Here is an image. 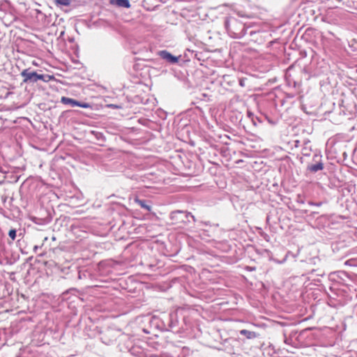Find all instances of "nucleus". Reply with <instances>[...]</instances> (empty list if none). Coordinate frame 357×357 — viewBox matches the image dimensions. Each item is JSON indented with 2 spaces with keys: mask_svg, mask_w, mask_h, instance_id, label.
I'll list each match as a JSON object with an SVG mask.
<instances>
[{
  "mask_svg": "<svg viewBox=\"0 0 357 357\" xmlns=\"http://www.w3.org/2000/svg\"><path fill=\"white\" fill-rule=\"evenodd\" d=\"M135 202L138 204L142 208L146 209L149 211H151V206L150 205L146 204V201L139 199L136 197L135 199Z\"/></svg>",
  "mask_w": 357,
  "mask_h": 357,
  "instance_id": "nucleus-6",
  "label": "nucleus"
},
{
  "mask_svg": "<svg viewBox=\"0 0 357 357\" xmlns=\"http://www.w3.org/2000/svg\"><path fill=\"white\" fill-rule=\"evenodd\" d=\"M56 4L62 5V6H69L70 3V0H56Z\"/></svg>",
  "mask_w": 357,
  "mask_h": 357,
  "instance_id": "nucleus-8",
  "label": "nucleus"
},
{
  "mask_svg": "<svg viewBox=\"0 0 357 357\" xmlns=\"http://www.w3.org/2000/svg\"><path fill=\"white\" fill-rule=\"evenodd\" d=\"M240 333L241 335H243L246 336V337L248 339L255 338L257 336V333L255 332L245 330V329L241 330L240 331Z\"/></svg>",
  "mask_w": 357,
  "mask_h": 357,
  "instance_id": "nucleus-5",
  "label": "nucleus"
},
{
  "mask_svg": "<svg viewBox=\"0 0 357 357\" xmlns=\"http://www.w3.org/2000/svg\"><path fill=\"white\" fill-rule=\"evenodd\" d=\"M21 75L24 77V82H36L38 80L43 79V75H38L36 72H29L28 69H24V70H22L21 73Z\"/></svg>",
  "mask_w": 357,
  "mask_h": 357,
  "instance_id": "nucleus-1",
  "label": "nucleus"
},
{
  "mask_svg": "<svg viewBox=\"0 0 357 357\" xmlns=\"http://www.w3.org/2000/svg\"><path fill=\"white\" fill-rule=\"evenodd\" d=\"M77 107H82V108H89L91 107L89 103H86V102H79V105H78Z\"/></svg>",
  "mask_w": 357,
  "mask_h": 357,
  "instance_id": "nucleus-10",
  "label": "nucleus"
},
{
  "mask_svg": "<svg viewBox=\"0 0 357 357\" xmlns=\"http://www.w3.org/2000/svg\"><path fill=\"white\" fill-rule=\"evenodd\" d=\"M110 3L119 7L129 8L130 3L128 0H110Z\"/></svg>",
  "mask_w": 357,
  "mask_h": 357,
  "instance_id": "nucleus-3",
  "label": "nucleus"
},
{
  "mask_svg": "<svg viewBox=\"0 0 357 357\" xmlns=\"http://www.w3.org/2000/svg\"><path fill=\"white\" fill-rule=\"evenodd\" d=\"M159 55L161 58L166 60L170 63H176L178 61V58L173 56L172 54H170L169 52L166 50H162L159 52Z\"/></svg>",
  "mask_w": 357,
  "mask_h": 357,
  "instance_id": "nucleus-2",
  "label": "nucleus"
},
{
  "mask_svg": "<svg viewBox=\"0 0 357 357\" xmlns=\"http://www.w3.org/2000/svg\"><path fill=\"white\" fill-rule=\"evenodd\" d=\"M8 236L12 240H15L16 238V230L10 229L8 232Z\"/></svg>",
  "mask_w": 357,
  "mask_h": 357,
  "instance_id": "nucleus-9",
  "label": "nucleus"
},
{
  "mask_svg": "<svg viewBox=\"0 0 357 357\" xmlns=\"http://www.w3.org/2000/svg\"><path fill=\"white\" fill-rule=\"evenodd\" d=\"M323 168H324L323 164H322V163H321V162H319V163H317V164H316V165H313L310 166V167H309V169H310L311 172H317V171H319V170H321V169H323Z\"/></svg>",
  "mask_w": 357,
  "mask_h": 357,
  "instance_id": "nucleus-7",
  "label": "nucleus"
},
{
  "mask_svg": "<svg viewBox=\"0 0 357 357\" xmlns=\"http://www.w3.org/2000/svg\"><path fill=\"white\" fill-rule=\"evenodd\" d=\"M61 102L63 104H66V105H70L73 107L79 105V102H78L74 99H72L70 98H66V97L61 98Z\"/></svg>",
  "mask_w": 357,
  "mask_h": 357,
  "instance_id": "nucleus-4",
  "label": "nucleus"
}]
</instances>
